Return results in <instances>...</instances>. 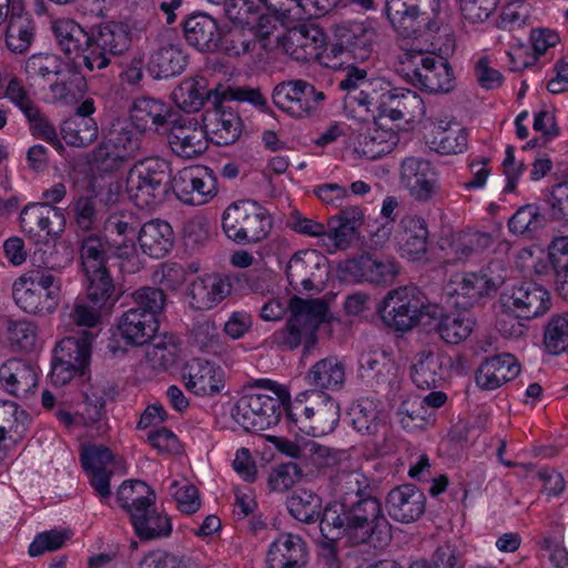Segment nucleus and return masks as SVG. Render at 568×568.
Masks as SVG:
<instances>
[{"label":"nucleus","mask_w":568,"mask_h":568,"mask_svg":"<svg viewBox=\"0 0 568 568\" xmlns=\"http://www.w3.org/2000/svg\"><path fill=\"white\" fill-rule=\"evenodd\" d=\"M320 530H325L331 538L346 536L354 545L373 541L382 545L392 538L390 525L374 494L345 506L327 505L322 513Z\"/></svg>","instance_id":"f257e3e1"},{"label":"nucleus","mask_w":568,"mask_h":568,"mask_svg":"<svg viewBox=\"0 0 568 568\" xmlns=\"http://www.w3.org/2000/svg\"><path fill=\"white\" fill-rule=\"evenodd\" d=\"M32 268L12 284V297L26 313L37 316L52 314L60 302L61 278L52 273L55 264Z\"/></svg>","instance_id":"f03ea898"},{"label":"nucleus","mask_w":568,"mask_h":568,"mask_svg":"<svg viewBox=\"0 0 568 568\" xmlns=\"http://www.w3.org/2000/svg\"><path fill=\"white\" fill-rule=\"evenodd\" d=\"M171 97L176 106L186 113L200 111L205 102L217 105L226 101H246L255 106L267 108L266 98L257 88H232L219 84L214 89H209L207 81L203 77L184 79L174 88Z\"/></svg>","instance_id":"7ed1b4c3"},{"label":"nucleus","mask_w":568,"mask_h":568,"mask_svg":"<svg viewBox=\"0 0 568 568\" xmlns=\"http://www.w3.org/2000/svg\"><path fill=\"white\" fill-rule=\"evenodd\" d=\"M288 308L291 316L285 326L272 335V342L287 351L304 344V352H308L316 344V332L325 320L327 304L321 298L304 300L293 296Z\"/></svg>","instance_id":"20e7f679"},{"label":"nucleus","mask_w":568,"mask_h":568,"mask_svg":"<svg viewBox=\"0 0 568 568\" xmlns=\"http://www.w3.org/2000/svg\"><path fill=\"white\" fill-rule=\"evenodd\" d=\"M171 166L161 156H148L136 161L126 175V192L141 209L161 205L172 186Z\"/></svg>","instance_id":"39448f33"},{"label":"nucleus","mask_w":568,"mask_h":568,"mask_svg":"<svg viewBox=\"0 0 568 568\" xmlns=\"http://www.w3.org/2000/svg\"><path fill=\"white\" fill-rule=\"evenodd\" d=\"M377 312L387 326L407 332L424 316H436L439 306L429 304L418 287L409 285L390 290L377 306Z\"/></svg>","instance_id":"423d86ee"},{"label":"nucleus","mask_w":568,"mask_h":568,"mask_svg":"<svg viewBox=\"0 0 568 568\" xmlns=\"http://www.w3.org/2000/svg\"><path fill=\"white\" fill-rule=\"evenodd\" d=\"M144 134L133 122H113L100 144L93 151V162L105 173L122 169L142 150Z\"/></svg>","instance_id":"0eeeda50"},{"label":"nucleus","mask_w":568,"mask_h":568,"mask_svg":"<svg viewBox=\"0 0 568 568\" xmlns=\"http://www.w3.org/2000/svg\"><path fill=\"white\" fill-rule=\"evenodd\" d=\"M285 410L301 432L315 437L332 433L339 420L338 403L317 390L300 394Z\"/></svg>","instance_id":"6e6552de"},{"label":"nucleus","mask_w":568,"mask_h":568,"mask_svg":"<svg viewBox=\"0 0 568 568\" xmlns=\"http://www.w3.org/2000/svg\"><path fill=\"white\" fill-rule=\"evenodd\" d=\"M397 72L414 87L429 93H447L455 87L454 72L447 60L422 51L404 52Z\"/></svg>","instance_id":"1a4fd4ad"},{"label":"nucleus","mask_w":568,"mask_h":568,"mask_svg":"<svg viewBox=\"0 0 568 568\" xmlns=\"http://www.w3.org/2000/svg\"><path fill=\"white\" fill-rule=\"evenodd\" d=\"M222 229L227 239L246 245L264 240L272 229V222L266 210L257 202L242 200L225 209Z\"/></svg>","instance_id":"9d476101"},{"label":"nucleus","mask_w":568,"mask_h":568,"mask_svg":"<svg viewBox=\"0 0 568 568\" xmlns=\"http://www.w3.org/2000/svg\"><path fill=\"white\" fill-rule=\"evenodd\" d=\"M281 412V396L250 392L237 399L232 409V417L244 430L261 433L277 425Z\"/></svg>","instance_id":"9b49d317"},{"label":"nucleus","mask_w":568,"mask_h":568,"mask_svg":"<svg viewBox=\"0 0 568 568\" xmlns=\"http://www.w3.org/2000/svg\"><path fill=\"white\" fill-rule=\"evenodd\" d=\"M507 277V270L501 261H493L479 273L457 274L450 281L448 294L456 295L460 301L457 305L471 307L481 297L499 290Z\"/></svg>","instance_id":"f8f14e48"},{"label":"nucleus","mask_w":568,"mask_h":568,"mask_svg":"<svg viewBox=\"0 0 568 568\" xmlns=\"http://www.w3.org/2000/svg\"><path fill=\"white\" fill-rule=\"evenodd\" d=\"M94 336L84 331L80 336H70L62 339L54 349L51 367V381L62 386L75 375H83L91 357V344Z\"/></svg>","instance_id":"ddd939ff"},{"label":"nucleus","mask_w":568,"mask_h":568,"mask_svg":"<svg viewBox=\"0 0 568 568\" xmlns=\"http://www.w3.org/2000/svg\"><path fill=\"white\" fill-rule=\"evenodd\" d=\"M131 44L130 30L123 22L110 21L92 31L91 49L84 57V67L89 71L102 70L111 62V57L126 52Z\"/></svg>","instance_id":"4468645a"},{"label":"nucleus","mask_w":568,"mask_h":568,"mask_svg":"<svg viewBox=\"0 0 568 568\" xmlns=\"http://www.w3.org/2000/svg\"><path fill=\"white\" fill-rule=\"evenodd\" d=\"M326 97L323 91L302 79L278 83L272 93L273 103L296 119L315 115Z\"/></svg>","instance_id":"2eb2a0df"},{"label":"nucleus","mask_w":568,"mask_h":568,"mask_svg":"<svg viewBox=\"0 0 568 568\" xmlns=\"http://www.w3.org/2000/svg\"><path fill=\"white\" fill-rule=\"evenodd\" d=\"M503 311L516 318L532 320L544 315L550 307L548 291L532 281L514 284L500 294Z\"/></svg>","instance_id":"dca6fc26"},{"label":"nucleus","mask_w":568,"mask_h":568,"mask_svg":"<svg viewBox=\"0 0 568 568\" xmlns=\"http://www.w3.org/2000/svg\"><path fill=\"white\" fill-rule=\"evenodd\" d=\"M338 272L344 281L388 285L398 275L399 265L393 256L363 253L342 262Z\"/></svg>","instance_id":"f3484780"},{"label":"nucleus","mask_w":568,"mask_h":568,"mask_svg":"<svg viewBox=\"0 0 568 568\" xmlns=\"http://www.w3.org/2000/svg\"><path fill=\"white\" fill-rule=\"evenodd\" d=\"M172 191L185 204L201 205L216 194V179L207 166H190L172 178Z\"/></svg>","instance_id":"a211bd4d"},{"label":"nucleus","mask_w":568,"mask_h":568,"mask_svg":"<svg viewBox=\"0 0 568 568\" xmlns=\"http://www.w3.org/2000/svg\"><path fill=\"white\" fill-rule=\"evenodd\" d=\"M400 183L410 197L419 203L433 201L440 192V183L432 163L409 156L400 164Z\"/></svg>","instance_id":"6ab92c4d"},{"label":"nucleus","mask_w":568,"mask_h":568,"mask_svg":"<svg viewBox=\"0 0 568 568\" xmlns=\"http://www.w3.org/2000/svg\"><path fill=\"white\" fill-rule=\"evenodd\" d=\"M168 140L172 152L182 159H195L207 149V134L195 118L180 116L171 121Z\"/></svg>","instance_id":"aec40b11"},{"label":"nucleus","mask_w":568,"mask_h":568,"mask_svg":"<svg viewBox=\"0 0 568 568\" xmlns=\"http://www.w3.org/2000/svg\"><path fill=\"white\" fill-rule=\"evenodd\" d=\"M334 37L336 43L331 48L334 57L348 53L355 60L365 61L373 51L376 31L367 22H345L334 27Z\"/></svg>","instance_id":"412c9836"},{"label":"nucleus","mask_w":568,"mask_h":568,"mask_svg":"<svg viewBox=\"0 0 568 568\" xmlns=\"http://www.w3.org/2000/svg\"><path fill=\"white\" fill-rule=\"evenodd\" d=\"M327 260L316 250L295 253L286 265V276L293 290L311 291L315 282H322L327 275Z\"/></svg>","instance_id":"4be33fe9"},{"label":"nucleus","mask_w":568,"mask_h":568,"mask_svg":"<svg viewBox=\"0 0 568 568\" xmlns=\"http://www.w3.org/2000/svg\"><path fill=\"white\" fill-rule=\"evenodd\" d=\"M22 230L36 237H59L65 229L63 210L49 204L31 203L20 213Z\"/></svg>","instance_id":"5701e85b"},{"label":"nucleus","mask_w":568,"mask_h":568,"mask_svg":"<svg viewBox=\"0 0 568 568\" xmlns=\"http://www.w3.org/2000/svg\"><path fill=\"white\" fill-rule=\"evenodd\" d=\"M385 11L397 34L406 39H418L439 29L436 17L410 10L397 0L392 3L386 2Z\"/></svg>","instance_id":"b1692460"},{"label":"nucleus","mask_w":568,"mask_h":568,"mask_svg":"<svg viewBox=\"0 0 568 568\" xmlns=\"http://www.w3.org/2000/svg\"><path fill=\"white\" fill-rule=\"evenodd\" d=\"M423 111V100L408 89L394 88L387 81L384 83L379 100L378 120L388 118L392 121L412 120Z\"/></svg>","instance_id":"393cba45"},{"label":"nucleus","mask_w":568,"mask_h":568,"mask_svg":"<svg viewBox=\"0 0 568 568\" xmlns=\"http://www.w3.org/2000/svg\"><path fill=\"white\" fill-rule=\"evenodd\" d=\"M325 40L326 36L320 27L304 23L288 32L283 48L294 60L308 62L321 57Z\"/></svg>","instance_id":"a878e982"},{"label":"nucleus","mask_w":568,"mask_h":568,"mask_svg":"<svg viewBox=\"0 0 568 568\" xmlns=\"http://www.w3.org/2000/svg\"><path fill=\"white\" fill-rule=\"evenodd\" d=\"M236 280L233 275L216 274L195 278L187 292L191 307L199 311L213 308L231 294Z\"/></svg>","instance_id":"bb28decb"},{"label":"nucleus","mask_w":568,"mask_h":568,"mask_svg":"<svg viewBox=\"0 0 568 568\" xmlns=\"http://www.w3.org/2000/svg\"><path fill=\"white\" fill-rule=\"evenodd\" d=\"M308 548L298 535L281 534L268 547L266 568H306Z\"/></svg>","instance_id":"cd10ccee"},{"label":"nucleus","mask_w":568,"mask_h":568,"mask_svg":"<svg viewBox=\"0 0 568 568\" xmlns=\"http://www.w3.org/2000/svg\"><path fill=\"white\" fill-rule=\"evenodd\" d=\"M182 378L186 388L200 396L220 394L225 386L222 369L202 358L191 359L183 367Z\"/></svg>","instance_id":"c85d7f7f"},{"label":"nucleus","mask_w":568,"mask_h":568,"mask_svg":"<svg viewBox=\"0 0 568 568\" xmlns=\"http://www.w3.org/2000/svg\"><path fill=\"white\" fill-rule=\"evenodd\" d=\"M425 503L424 493L412 484L395 487L386 498L388 515L404 524L417 520L425 511Z\"/></svg>","instance_id":"c756f323"},{"label":"nucleus","mask_w":568,"mask_h":568,"mask_svg":"<svg viewBox=\"0 0 568 568\" xmlns=\"http://www.w3.org/2000/svg\"><path fill=\"white\" fill-rule=\"evenodd\" d=\"M39 376L30 363L10 358L0 365V387L9 395L26 398L34 393Z\"/></svg>","instance_id":"7c9ffc66"},{"label":"nucleus","mask_w":568,"mask_h":568,"mask_svg":"<svg viewBox=\"0 0 568 568\" xmlns=\"http://www.w3.org/2000/svg\"><path fill=\"white\" fill-rule=\"evenodd\" d=\"M359 376L371 387L384 389L396 382L397 365L385 351H368L359 357Z\"/></svg>","instance_id":"2f4dec72"},{"label":"nucleus","mask_w":568,"mask_h":568,"mask_svg":"<svg viewBox=\"0 0 568 568\" xmlns=\"http://www.w3.org/2000/svg\"><path fill=\"white\" fill-rule=\"evenodd\" d=\"M223 103L212 105L213 109L206 111L203 118L206 134L216 145L233 144L242 132L241 118L231 109H226Z\"/></svg>","instance_id":"473e14b6"},{"label":"nucleus","mask_w":568,"mask_h":568,"mask_svg":"<svg viewBox=\"0 0 568 568\" xmlns=\"http://www.w3.org/2000/svg\"><path fill=\"white\" fill-rule=\"evenodd\" d=\"M8 26L4 33L6 47L12 53L27 52L34 40V22L26 11L22 0H13L8 17Z\"/></svg>","instance_id":"72a5a7b5"},{"label":"nucleus","mask_w":568,"mask_h":568,"mask_svg":"<svg viewBox=\"0 0 568 568\" xmlns=\"http://www.w3.org/2000/svg\"><path fill=\"white\" fill-rule=\"evenodd\" d=\"M520 366L514 355L504 353L486 358L476 371V384L486 390H493L514 379Z\"/></svg>","instance_id":"f704fd0d"},{"label":"nucleus","mask_w":568,"mask_h":568,"mask_svg":"<svg viewBox=\"0 0 568 568\" xmlns=\"http://www.w3.org/2000/svg\"><path fill=\"white\" fill-rule=\"evenodd\" d=\"M395 237L403 255L417 260L427 252L428 229L425 219L415 214L404 215L396 229Z\"/></svg>","instance_id":"c9c22d12"},{"label":"nucleus","mask_w":568,"mask_h":568,"mask_svg":"<svg viewBox=\"0 0 568 568\" xmlns=\"http://www.w3.org/2000/svg\"><path fill=\"white\" fill-rule=\"evenodd\" d=\"M130 519L136 536L142 540L168 537L172 531L170 518L156 509L155 500L134 507Z\"/></svg>","instance_id":"e433bc0d"},{"label":"nucleus","mask_w":568,"mask_h":568,"mask_svg":"<svg viewBox=\"0 0 568 568\" xmlns=\"http://www.w3.org/2000/svg\"><path fill=\"white\" fill-rule=\"evenodd\" d=\"M186 42L201 52L219 51L221 30L215 19L205 13L193 14L183 23Z\"/></svg>","instance_id":"4c0bfd02"},{"label":"nucleus","mask_w":568,"mask_h":568,"mask_svg":"<svg viewBox=\"0 0 568 568\" xmlns=\"http://www.w3.org/2000/svg\"><path fill=\"white\" fill-rule=\"evenodd\" d=\"M159 327L158 318L150 313H140L136 310H128L122 314L118 323L121 337L128 345L142 346L148 344Z\"/></svg>","instance_id":"58836bf2"},{"label":"nucleus","mask_w":568,"mask_h":568,"mask_svg":"<svg viewBox=\"0 0 568 568\" xmlns=\"http://www.w3.org/2000/svg\"><path fill=\"white\" fill-rule=\"evenodd\" d=\"M138 241L144 254L153 258H162L172 250L175 236L166 221L156 219L142 225Z\"/></svg>","instance_id":"ea45409f"},{"label":"nucleus","mask_w":568,"mask_h":568,"mask_svg":"<svg viewBox=\"0 0 568 568\" xmlns=\"http://www.w3.org/2000/svg\"><path fill=\"white\" fill-rule=\"evenodd\" d=\"M494 244V236L489 232L474 229L455 234L448 244L446 256L450 262H465L480 255Z\"/></svg>","instance_id":"a19ab883"},{"label":"nucleus","mask_w":568,"mask_h":568,"mask_svg":"<svg viewBox=\"0 0 568 568\" xmlns=\"http://www.w3.org/2000/svg\"><path fill=\"white\" fill-rule=\"evenodd\" d=\"M130 115L131 122L139 129L145 130L152 125L160 133L166 132L172 121L165 103L149 97L136 98L130 109Z\"/></svg>","instance_id":"79ce46f5"},{"label":"nucleus","mask_w":568,"mask_h":568,"mask_svg":"<svg viewBox=\"0 0 568 568\" xmlns=\"http://www.w3.org/2000/svg\"><path fill=\"white\" fill-rule=\"evenodd\" d=\"M52 30L61 50L67 55L81 58L84 63L87 51L91 49L92 33L89 34L80 24L70 19L54 21Z\"/></svg>","instance_id":"37998d69"},{"label":"nucleus","mask_w":568,"mask_h":568,"mask_svg":"<svg viewBox=\"0 0 568 568\" xmlns=\"http://www.w3.org/2000/svg\"><path fill=\"white\" fill-rule=\"evenodd\" d=\"M398 141V134L393 129L385 130L376 122L375 128L358 135L355 152L362 158L376 160L389 153Z\"/></svg>","instance_id":"c03bdc74"},{"label":"nucleus","mask_w":568,"mask_h":568,"mask_svg":"<svg viewBox=\"0 0 568 568\" xmlns=\"http://www.w3.org/2000/svg\"><path fill=\"white\" fill-rule=\"evenodd\" d=\"M345 378V366L334 356L317 361L306 374L308 384L315 389L338 390Z\"/></svg>","instance_id":"a18cd8bd"},{"label":"nucleus","mask_w":568,"mask_h":568,"mask_svg":"<svg viewBox=\"0 0 568 568\" xmlns=\"http://www.w3.org/2000/svg\"><path fill=\"white\" fill-rule=\"evenodd\" d=\"M354 428L364 435H375L385 427V416L381 403L374 398L358 399L349 409Z\"/></svg>","instance_id":"49530a36"},{"label":"nucleus","mask_w":568,"mask_h":568,"mask_svg":"<svg viewBox=\"0 0 568 568\" xmlns=\"http://www.w3.org/2000/svg\"><path fill=\"white\" fill-rule=\"evenodd\" d=\"M335 490L345 506L374 494L369 478L361 471H341L335 477Z\"/></svg>","instance_id":"de8ad7c7"},{"label":"nucleus","mask_w":568,"mask_h":568,"mask_svg":"<svg viewBox=\"0 0 568 568\" xmlns=\"http://www.w3.org/2000/svg\"><path fill=\"white\" fill-rule=\"evenodd\" d=\"M430 148L442 154H458L467 148V132L457 123L446 124L442 121L430 134Z\"/></svg>","instance_id":"09e8293b"},{"label":"nucleus","mask_w":568,"mask_h":568,"mask_svg":"<svg viewBox=\"0 0 568 568\" xmlns=\"http://www.w3.org/2000/svg\"><path fill=\"white\" fill-rule=\"evenodd\" d=\"M114 387L108 381H97L91 384L84 392V409L81 418L84 425L99 422L105 413V404L108 399H112Z\"/></svg>","instance_id":"8fccbe9b"},{"label":"nucleus","mask_w":568,"mask_h":568,"mask_svg":"<svg viewBox=\"0 0 568 568\" xmlns=\"http://www.w3.org/2000/svg\"><path fill=\"white\" fill-rule=\"evenodd\" d=\"M187 64L183 50L168 44L156 50L150 58V67L156 78H170L181 74Z\"/></svg>","instance_id":"3c124183"},{"label":"nucleus","mask_w":568,"mask_h":568,"mask_svg":"<svg viewBox=\"0 0 568 568\" xmlns=\"http://www.w3.org/2000/svg\"><path fill=\"white\" fill-rule=\"evenodd\" d=\"M443 362L433 352H419L412 366V379L419 388H435L443 379Z\"/></svg>","instance_id":"603ef678"},{"label":"nucleus","mask_w":568,"mask_h":568,"mask_svg":"<svg viewBox=\"0 0 568 568\" xmlns=\"http://www.w3.org/2000/svg\"><path fill=\"white\" fill-rule=\"evenodd\" d=\"M87 281V295L95 307H103L116 301L115 285L106 267L83 271Z\"/></svg>","instance_id":"864d4df0"},{"label":"nucleus","mask_w":568,"mask_h":568,"mask_svg":"<svg viewBox=\"0 0 568 568\" xmlns=\"http://www.w3.org/2000/svg\"><path fill=\"white\" fill-rule=\"evenodd\" d=\"M98 124L92 118L71 116L61 125L62 139L71 146H88L98 139Z\"/></svg>","instance_id":"5fc2aeb1"},{"label":"nucleus","mask_w":568,"mask_h":568,"mask_svg":"<svg viewBox=\"0 0 568 568\" xmlns=\"http://www.w3.org/2000/svg\"><path fill=\"white\" fill-rule=\"evenodd\" d=\"M290 514L297 520L312 524L321 520L322 499L311 490L297 489L286 503Z\"/></svg>","instance_id":"6e6d98bb"},{"label":"nucleus","mask_w":568,"mask_h":568,"mask_svg":"<svg viewBox=\"0 0 568 568\" xmlns=\"http://www.w3.org/2000/svg\"><path fill=\"white\" fill-rule=\"evenodd\" d=\"M430 318L438 320L436 329L440 337L448 344H459L466 339L473 331V322L460 313L444 314L439 307V313Z\"/></svg>","instance_id":"4d7b16f0"},{"label":"nucleus","mask_w":568,"mask_h":568,"mask_svg":"<svg viewBox=\"0 0 568 568\" xmlns=\"http://www.w3.org/2000/svg\"><path fill=\"white\" fill-rule=\"evenodd\" d=\"M109 243L98 234H89L79 241V254L83 271L106 267Z\"/></svg>","instance_id":"13d9d810"},{"label":"nucleus","mask_w":568,"mask_h":568,"mask_svg":"<svg viewBox=\"0 0 568 568\" xmlns=\"http://www.w3.org/2000/svg\"><path fill=\"white\" fill-rule=\"evenodd\" d=\"M179 346L173 336H158L148 345L145 357L155 369H168L178 359Z\"/></svg>","instance_id":"bf43d9fd"},{"label":"nucleus","mask_w":568,"mask_h":568,"mask_svg":"<svg viewBox=\"0 0 568 568\" xmlns=\"http://www.w3.org/2000/svg\"><path fill=\"white\" fill-rule=\"evenodd\" d=\"M63 61L55 54L38 53L31 55L26 62V73L33 81H50L51 77L62 73Z\"/></svg>","instance_id":"052dcab7"},{"label":"nucleus","mask_w":568,"mask_h":568,"mask_svg":"<svg viewBox=\"0 0 568 568\" xmlns=\"http://www.w3.org/2000/svg\"><path fill=\"white\" fill-rule=\"evenodd\" d=\"M116 500L121 508L132 514V509L140 504L155 500L154 491L142 480H126L121 484L116 491Z\"/></svg>","instance_id":"680f3d73"},{"label":"nucleus","mask_w":568,"mask_h":568,"mask_svg":"<svg viewBox=\"0 0 568 568\" xmlns=\"http://www.w3.org/2000/svg\"><path fill=\"white\" fill-rule=\"evenodd\" d=\"M544 344L551 355H558L568 347V313L554 315L548 322Z\"/></svg>","instance_id":"e2e57ef3"},{"label":"nucleus","mask_w":568,"mask_h":568,"mask_svg":"<svg viewBox=\"0 0 568 568\" xmlns=\"http://www.w3.org/2000/svg\"><path fill=\"white\" fill-rule=\"evenodd\" d=\"M397 415L402 427L408 432L424 429L433 417V412L424 407L416 398L404 400Z\"/></svg>","instance_id":"0e129e2a"},{"label":"nucleus","mask_w":568,"mask_h":568,"mask_svg":"<svg viewBox=\"0 0 568 568\" xmlns=\"http://www.w3.org/2000/svg\"><path fill=\"white\" fill-rule=\"evenodd\" d=\"M542 226V216L538 207L531 204L519 207L509 219V231L516 235L531 236Z\"/></svg>","instance_id":"69168bd1"},{"label":"nucleus","mask_w":568,"mask_h":568,"mask_svg":"<svg viewBox=\"0 0 568 568\" xmlns=\"http://www.w3.org/2000/svg\"><path fill=\"white\" fill-rule=\"evenodd\" d=\"M131 297L134 306L132 310H136L140 313H150L153 317H156L159 313L164 310L166 303V295L161 288L144 286L135 290Z\"/></svg>","instance_id":"338daca9"},{"label":"nucleus","mask_w":568,"mask_h":568,"mask_svg":"<svg viewBox=\"0 0 568 568\" xmlns=\"http://www.w3.org/2000/svg\"><path fill=\"white\" fill-rule=\"evenodd\" d=\"M547 204L549 217L562 225H568V180L550 189Z\"/></svg>","instance_id":"774afa93"}]
</instances>
